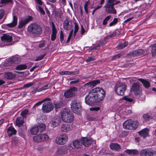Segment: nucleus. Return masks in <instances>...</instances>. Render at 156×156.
Returning a JSON list of instances; mask_svg holds the SVG:
<instances>
[{
	"mask_svg": "<svg viewBox=\"0 0 156 156\" xmlns=\"http://www.w3.org/2000/svg\"><path fill=\"white\" fill-rule=\"evenodd\" d=\"M105 95V92L103 89L95 87L91 90L85 97V102L87 104L91 106L102 101Z\"/></svg>",
	"mask_w": 156,
	"mask_h": 156,
	"instance_id": "f257e3e1",
	"label": "nucleus"
},
{
	"mask_svg": "<svg viewBox=\"0 0 156 156\" xmlns=\"http://www.w3.org/2000/svg\"><path fill=\"white\" fill-rule=\"evenodd\" d=\"M27 31L33 37H39L42 33L41 26L36 23L30 24L28 27Z\"/></svg>",
	"mask_w": 156,
	"mask_h": 156,
	"instance_id": "f03ea898",
	"label": "nucleus"
},
{
	"mask_svg": "<svg viewBox=\"0 0 156 156\" xmlns=\"http://www.w3.org/2000/svg\"><path fill=\"white\" fill-rule=\"evenodd\" d=\"M139 122L138 121L129 119L125 121L123 124V126L124 129L135 130L138 127Z\"/></svg>",
	"mask_w": 156,
	"mask_h": 156,
	"instance_id": "7ed1b4c3",
	"label": "nucleus"
},
{
	"mask_svg": "<svg viewBox=\"0 0 156 156\" xmlns=\"http://www.w3.org/2000/svg\"><path fill=\"white\" fill-rule=\"evenodd\" d=\"M71 108L74 113L78 115L80 114L82 107L81 101L77 99L72 100L70 103Z\"/></svg>",
	"mask_w": 156,
	"mask_h": 156,
	"instance_id": "20e7f679",
	"label": "nucleus"
},
{
	"mask_svg": "<svg viewBox=\"0 0 156 156\" xmlns=\"http://www.w3.org/2000/svg\"><path fill=\"white\" fill-rule=\"evenodd\" d=\"M63 121L66 122L70 123L73 121L74 119V115L72 113L69 112L67 109H64L61 114Z\"/></svg>",
	"mask_w": 156,
	"mask_h": 156,
	"instance_id": "39448f33",
	"label": "nucleus"
},
{
	"mask_svg": "<svg viewBox=\"0 0 156 156\" xmlns=\"http://www.w3.org/2000/svg\"><path fill=\"white\" fill-rule=\"evenodd\" d=\"M126 86L124 83L119 82L116 83L114 88L116 93L119 95H124Z\"/></svg>",
	"mask_w": 156,
	"mask_h": 156,
	"instance_id": "423d86ee",
	"label": "nucleus"
},
{
	"mask_svg": "<svg viewBox=\"0 0 156 156\" xmlns=\"http://www.w3.org/2000/svg\"><path fill=\"white\" fill-rule=\"evenodd\" d=\"M45 126L43 123H41L37 126H32L30 130V132L32 135H36L39 132H42L45 129Z\"/></svg>",
	"mask_w": 156,
	"mask_h": 156,
	"instance_id": "0eeeda50",
	"label": "nucleus"
},
{
	"mask_svg": "<svg viewBox=\"0 0 156 156\" xmlns=\"http://www.w3.org/2000/svg\"><path fill=\"white\" fill-rule=\"evenodd\" d=\"M54 106L53 104L50 101L44 102L42 105V110L44 113H48L51 112L53 109Z\"/></svg>",
	"mask_w": 156,
	"mask_h": 156,
	"instance_id": "6e6552de",
	"label": "nucleus"
},
{
	"mask_svg": "<svg viewBox=\"0 0 156 156\" xmlns=\"http://www.w3.org/2000/svg\"><path fill=\"white\" fill-rule=\"evenodd\" d=\"M49 139V137L47 134H42L34 136L33 138V140L36 142L40 143L46 141Z\"/></svg>",
	"mask_w": 156,
	"mask_h": 156,
	"instance_id": "1a4fd4ad",
	"label": "nucleus"
},
{
	"mask_svg": "<svg viewBox=\"0 0 156 156\" xmlns=\"http://www.w3.org/2000/svg\"><path fill=\"white\" fill-rule=\"evenodd\" d=\"M77 89L75 87L70 88L66 91L64 94V97L66 98H70L74 96Z\"/></svg>",
	"mask_w": 156,
	"mask_h": 156,
	"instance_id": "9d476101",
	"label": "nucleus"
},
{
	"mask_svg": "<svg viewBox=\"0 0 156 156\" xmlns=\"http://www.w3.org/2000/svg\"><path fill=\"white\" fill-rule=\"evenodd\" d=\"M68 139V137L66 134H62L57 136L55 139L56 143L59 145H63L65 144Z\"/></svg>",
	"mask_w": 156,
	"mask_h": 156,
	"instance_id": "9b49d317",
	"label": "nucleus"
},
{
	"mask_svg": "<svg viewBox=\"0 0 156 156\" xmlns=\"http://www.w3.org/2000/svg\"><path fill=\"white\" fill-rule=\"evenodd\" d=\"M61 121V118L57 116H55L51 119L50 123L51 126L53 128H55L58 126Z\"/></svg>",
	"mask_w": 156,
	"mask_h": 156,
	"instance_id": "f8f14e48",
	"label": "nucleus"
},
{
	"mask_svg": "<svg viewBox=\"0 0 156 156\" xmlns=\"http://www.w3.org/2000/svg\"><path fill=\"white\" fill-rule=\"evenodd\" d=\"M31 16H28L27 18L21 19L19 21L18 27L19 29H21L24 27L28 23L32 20Z\"/></svg>",
	"mask_w": 156,
	"mask_h": 156,
	"instance_id": "ddd939ff",
	"label": "nucleus"
},
{
	"mask_svg": "<svg viewBox=\"0 0 156 156\" xmlns=\"http://www.w3.org/2000/svg\"><path fill=\"white\" fill-rule=\"evenodd\" d=\"M155 152V151L146 148L140 151V156H154Z\"/></svg>",
	"mask_w": 156,
	"mask_h": 156,
	"instance_id": "4468645a",
	"label": "nucleus"
},
{
	"mask_svg": "<svg viewBox=\"0 0 156 156\" xmlns=\"http://www.w3.org/2000/svg\"><path fill=\"white\" fill-rule=\"evenodd\" d=\"M130 90L131 92H134L136 96L140 94L141 93V91L140 89V85L137 83L133 84Z\"/></svg>",
	"mask_w": 156,
	"mask_h": 156,
	"instance_id": "2eb2a0df",
	"label": "nucleus"
},
{
	"mask_svg": "<svg viewBox=\"0 0 156 156\" xmlns=\"http://www.w3.org/2000/svg\"><path fill=\"white\" fill-rule=\"evenodd\" d=\"M82 145L85 147H88L93 142V140L91 138H88L86 137H82L81 138Z\"/></svg>",
	"mask_w": 156,
	"mask_h": 156,
	"instance_id": "dca6fc26",
	"label": "nucleus"
},
{
	"mask_svg": "<svg viewBox=\"0 0 156 156\" xmlns=\"http://www.w3.org/2000/svg\"><path fill=\"white\" fill-rule=\"evenodd\" d=\"M145 51L142 49L133 50L130 53V55L133 57H136L143 55Z\"/></svg>",
	"mask_w": 156,
	"mask_h": 156,
	"instance_id": "f3484780",
	"label": "nucleus"
},
{
	"mask_svg": "<svg viewBox=\"0 0 156 156\" xmlns=\"http://www.w3.org/2000/svg\"><path fill=\"white\" fill-rule=\"evenodd\" d=\"M72 24L71 22L69 23L67 19H65L63 22V27L66 30H69L72 29Z\"/></svg>",
	"mask_w": 156,
	"mask_h": 156,
	"instance_id": "a211bd4d",
	"label": "nucleus"
},
{
	"mask_svg": "<svg viewBox=\"0 0 156 156\" xmlns=\"http://www.w3.org/2000/svg\"><path fill=\"white\" fill-rule=\"evenodd\" d=\"M104 7L105 9V11L108 14H116V10L115 9H111V6L108 4V3H106L104 5Z\"/></svg>",
	"mask_w": 156,
	"mask_h": 156,
	"instance_id": "6ab92c4d",
	"label": "nucleus"
},
{
	"mask_svg": "<svg viewBox=\"0 0 156 156\" xmlns=\"http://www.w3.org/2000/svg\"><path fill=\"white\" fill-rule=\"evenodd\" d=\"M110 149L113 151H119L121 149L120 145L117 143H112L109 145Z\"/></svg>",
	"mask_w": 156,
	"mask_h": 156,
	"instance_id": "aec40b11",
	"label": "nucleus"
},
{
	"mask_svg": "<svg viewBox=\"0 0 156 156\" xmlns=\"http://www.w3.org/2000/svg\"><path fill=\"white\" fill-rule=\"evenodd\" d=\"M52 30L51 40L52 41H54L56 38L57 31L55 26L53 22H52Z\"/></svg>",
	"mask_w": 156,
	"mask_h": 156,
	"instance_id": "412c9836",
	"label": "nucleus"
},
{
	"mask_svg": "<svg viewBox=\"0 0 156 156\" xmlns=\"http://www.w3.org/2000/svg\"><path fill=\"white\" fill-rule=\"evenodd\" d=\"M142 117L143 122H146L152 119L154 116L151 113H147L143 114Z\"/></svg>",
	"mask_w": 156,
	"mask_h": 156,
	"instance_id": "4be33fe9",
	"label": "nucleus"
},
{
	"mask_svg": "<svg viewBox=\"0 0 156 156\" xmlns=\"http://www.w3.org/2000/svg\"><path fill=\"white\" fill-rule=\"evenodd\" d=\"M1 40L3 42H10L12 41V37L6 34H4L1 37Z\"/></svg>",
	"mask_w": 156,
	"mask_h": 156,
	"instance_id": "5701e85b",
	"label": "nucleus"
},
{
	"mask_svg": "<svg viewBox=\"0 0 156 156\" xmlns=\"http://www.w3.org/2000/svg\"><path fill=\"white\" fill-rule=\"evenodd\" d=\"M61 129V130L62 131L66 132L72 130V127L70 124H64L62 125Z\"/></svg>",
	"mask_w": 156,
	"mask_h": 156,
	"instance_id": "b1692460",
	"label": "nucleus"
},
{
	"mask_svg": "<svg viewBox=\"0 0 156 156\" xmlns=\"http://www.w3.org/2000/svg\"><path fill=\"white\" fill-rule=\"evenodd\" d=\"M81 138L78 140H75L73 142V144L75 148L76 149L80 148L82 146Z\"/></svg>",
	"mask_w": 156,
	"mask_h": 156,
	"instance_id": "393cba45",
	"label": "nucleus"
},
{
	"mask_svg": "<svg viewBox=\"0 0 156 156\" xmlns=\"http://www.w3.org/2000/svg\"><path fill=\"white\" fill-rule=\"evenodd\" d=\"M7 135L9 136H11L15 135L17 133V131L12 126H10L7 129Z\"/></svg>",
	"mask_w": 156,
	"mask_h": 156,
	"instance_id": "a878e982",
	"label": "nucleus"
},
{
	"mask_svg": "<svg viewBox=\"0 0 156 156\" xmlns=\"http://www.w3.org/2000/svg\"><path fill=\"white\" fill-rule=\"evenodd\" d=\"M18 18L16 15H13V20L12 23L7 24V26L9 27H13L16 26L17 24Z\"/></svg>",
	"mask_w": 156,
	"mask_h": 156,
	"instance_id": "bb28decb",
	"label": "nucleus"
},
{
	"mask_svg": "<svg viewBox=\"0 0 156 156\" xmlns=\"http://www.w3.org/2000/svg\"><path fill=\"white\" fill-rule=\"evenodd\" d=\"M140 135L144 138H145L149 135V129L145 128L139 132Z\"/></svg>",
	"mask_w": 156,
	"mask_h": 156,
	"instance_id": "cd10ccee",
	"label": "nucleus"
},
{
	"mask_svg": "<svg viewBox=\"0 0 156 156\" xmlns=\"http://www.w3.org/2000/svg\"><path fill=\"white\" fill-rule=\"evenodd\" d=\"M67 151V150L65 147H60L57 148V153L58 154L63 155L66 154Z\"/></svg>",
	"mask_w": 156,
	"mask_h": 156,
	"instance_id": "c85d7f7f",
	"label": "nucleus"
},
{
	"mask_svg": "<svg viewBox=\"0 0 156 156\" xmlns=\"http://www.w3.org/2000/svg\"><path fill=\"white\" fill-rule=\"evenodd\" d=\"M4 76V77L8 80H12L16 77V75L11 72L5 73Z\"/></svg>",
	"mask_w": 156,
	"mask_h": 156,
	"instance_id": "c756f323",
	"label": "nucleus"
},
{
	"mask_svg": "<svg viewBox=\"0 0 156 156\" xmlns=\"http://www.w3.org/2000/svg\"><path fill=\"white\" fill-rule=\"evenodd\" d=\"M125 152L130 155H137L140 154V152L136 149H127Z\"/></svg>",
	"mask_w": 156,
	"mask_h": 156,
	"instance_id": "7c9ffc66",
	"label": "nucleus"
},
{
	"mask_svg": "<svg viewBox=\"0 0 156 156\" xmlns=\"http://www.w3.org/2000/svg\"><path fill=\"white\" fill-rule=\"evenodd\" d=\"M24 123V119L21 117H19L16 119V125L19 127L21 126Z\"/></svg>",
	"mask_w": 156,
	"mask_h": 156,
	"instance_id": "2f4dec72",
	"label": "nucleus"
},
{
	"mask_svg": "<svg viewBox=\"0 0 156 156\" xmlns=\"http://www.w3.org/2000/svg\"><path fill=\"white\" fill-rule=\"evenodd\" d=\"M139 80L143 83L145 88H148L150 87L151 84L148 81L142 79H140Z\"/></svg>",
	"mask_w": 156,
	"mask_h": 156,
	"instance_id": "473e14b6",
	"label": "nucleus"
},
{
	"mask_svg": "<svg viewBox=\"0 0 156 156\" xmlns=\"http://www.w3.org/2000/svg\"><path fill=\"white\" fill-rule=\"evenodd\" d=\"M128 44V42L127 41L123 43L122 42H120L118 43L117 46V48L118 49H122L126 47Z\"/></svg>",
	"mask_w": 156,
	"mask_h": 156,
	"instance_id": "72a5a7b5",
	"label": "nucleus"
},
{
	"mask_svg": "<svg viewBox=\"0 0 156 156\" xmlns=\"http://www.w3.org/2000/svg\"><path fill=\"white\" fill-rule=\"evenodd\" d=\"M19 58L16 57H12L8 59V61L10 64L17 63L19 62Z\"/></svg>",
	"mask_w": 156,
	"mask_h": 156,
	"instance_id": "f704fd0d",
	"label": "nucleus"
},
{
	"mask_svg": "<svg viewBox=\"0 0 156 156\" xmlns=\"http://www.w3.org/2000/svg\"><path fill=\"white\" fill-rule=\"evenodd\" d=\"M55 108L56 109H58L61 108L63 105V102L61 101L54 102Z\"/></svg>",
	"mask_w": 156,
	"mask_h": 156,
	"instance_id": "c9c22d12",
	"label": "nucleus"
},
{
	"mask_svg": "<svg viewBox=\"0 0 156 156\" xmlns=\"http://www.w3.org/2000/svg\"><path fill=\"white\" fill-rule=\"evenodd\" d=\"M121 32L119 31H116L115 30L112 32V34L107 35V37L109 38L114 37L116 35H119L120 34Z\"/></svg>",
	"mask_w": 156,
	"mask_h": 156,
	"instance_id": "e433bc0d",
	"label": "nucleus"
},
{
	"mask_svg": "<svg viewBox=\"0 0 156 156\" xmlns=\"http://www.w3.org/2000/svg\"><path fill=\"white\" fill-rule=\"evenodd\" d=\"M27 66L26 64H21L17 66L16 68L17 70H23L26 69Z\"/></svg>",
	"mask_w": 156,
	"mask_h": 156,
	"instance_id": "4c0bfd02",
	"label": "nucleus"
},
{
	"mask_svg": "<svg viewBox=\"0 0 156 156\" xmlns=\"http://www.w3.org/2000/svg\"><path fill=\"white\" fill-rule=\"evenodd\" d=\"M151 53L152 56H154L156 55V43L153 44L152 46Z\"/></svg>",
	"mask_w": 156,
	"mask_h": 156,
	"instance_id": "58836bf2",
	"label": "nucleus"
},
{
	"mask_svg": "<svg viewBox=\"0 0 156 156\" xmlns=\"http://www.w3.org/2000/svg\"><path fill=\"white\" fill-rule=\"evenodd\" d=\"M47 54V53L45 52L43 55H40L39 56L37 57L35 59V61H37L42 60L46 55Z\"/></svg>",
	"mask_w": 156,
	"mask_h": 156,
	"instance_id": "ea45409f",
	"label": "nucleus"
},
{
	"mask_svg": "<svg viewBox=\"0 0 156 156\" xmlns=\"http://www.w3.org/2000/svg\"><path fill=\"white\" fill-rule=\"evenodd\" d=\"M111 18V16H107L103 20L102 24L103 25H105L107 24L108 21Z\"/></svg>",
	"mask_w": 156,
	"mask_h": 156,
	"instance_id": "a19ab883",
	"label": "nucleus"
},
{
	"mask_svg": "<svg viewBox=\"0 0 156 156\" xmlns=\"http://www.w3.org/2000/svg\"><path fill=\"white\" fill-rule=\"evenodd\" d=\"M108 39V37L106 36L105 37L102 41L100 42V44L101 45V46L103 47L107 43V40Z\"/></svg>",
	"mask_w": 156,
	"mask_h": 156,
	"instance_id": "79ce46f5",
	"label": "nucleus"
},
{
	"mask_svg": "<svg viewBox=\"0 0 156 156\" xmlns=\"http://www.w3.org/2000/svg\"><path fill=\"white\" fill-rule=\"evenodd\" d=\"M53 85V83L52 82L48 83L45 86L43 87L44 90L48 89L52 87Z\"/></svg>",
	"mask_w": 156,
	"mask_h": 156,
	"instance_id": "37998d69",
	"label": "nucleus"
},
{
	"mask_svg": "<svg viewBox=\"0 0 156 156\" xmlns=\"http://www.w3.org/2000/svg\"><path fill=\"white\" fill-rule=\"evenodd\" d=\"M28 112L27 109H24L21 112L20 115L23 118H25Z\"/></svg>",
	"mask_w": 156,
	"mask_h": 156,
	"instance_id": "c03bdc74",
	"label": "nucleus"
},
{
	"mask_svg": "<svg viewBox=\"0 0 156 156\" xmlns=\"http://www.w3.org/2000/svg\"><path fill=\"white\" fill-rule=\"evenodd\" d=\"M89 4H90V1L88 0L86 2L84 5V10L87 13H88V7Z\"/></svg>",
	"mask_w": 156,
	"mask_h": 156,
	"instance_id": "a18cd8bd",
	"label": "nucleus"
},
{
	"mask_svg": "<svg viewBox=\"0 0 156 156\" xmlns=\"http://www.w3.org/2000/svg\"><path fill=\"white\" fill-rule=\"evenodd\" d=\"M123 99L124 100H126L128 102H129V103H132L133 102V103H134V100L133 99L129 98V97H128L127 96H124L123 98Z\"/></svg>",
	"mask_w": 156,
	"mask_h": 156,
	"instance_id": "49530a36",
	"label": "nucleus"
},
{
	"mask_svg": "<svg viewBox=\"0 0 156 156\" xmlns=\"http://www.w3.org/2000/svg\"><path fill=\"white\" fill-rule=\"evenodd\" d=\"M118 19L117 18H114L112 22H111L109 24L110 27H112L114 25H115L118 22Z\"/></svg>",
	"mask_w": 156,
	"mask_h": 156,
	"instance_id": "de8ad7c7",
	"label": "nucleus"
},
{
	"mask_svg": "<svg viewBox=\"0 0 156 156\" xmlns=\"http://www.w3.org/2000/svg\"><path fill=\"white\" fill-rule=\"evenodd\" d=\"M18 133L19 135L22 137H24L25 136L24 131L22 129H20Z\"/></svg>",
	"mask_w": 156,
	"mask_h": 156,
	"instance_id": "09e8293b",
	"label": "nucleus"
},
{
	"mask_svg": "<svg viewBox=\"0 0 156 156\" xmlns=\"http://www.w3.org/2000/svg\"><path fill=\"white\" fill-rule=\"evenodd\" d=\"M73 29H72L70 32V33L69 34V36L68 37L67 39V40L66 42L68 43L70 40L71 37L73 34Z\"/></svg>",
	"mask_w": 156,
	"mask_h": 156,
	"instance_id": "8fccbe9b",
	"label": "nucleus"
},
{
	"mask_svg": "<svg viewBox=\"0 0 156 156\" xmlns=\"http://www.w3.org/2000/svg\"><path fill=\"white\" fill-rule=\"evenodd\" d=\"M100 83V80H97L92 81L91 82V85H92V86H94Z\"/></svg>",
	"mask_w": 156,
	"mask_h": 156,
	"instance_id": "3c124183",
	"label": "nucleus"
},
{
	"mask_svg": "<svg viewBox=\"0 0 156 156\" xmlns=\"http://www.w3.org/2000/svg\"><path fill=\"white\" fill-rule=\"evenodd\" d=\"M43 102L42 101H39L36 103L33 107V108H35L36 107L40 106L43 103Z\"/></svg>",
	"mask_w": 156,
	"mask_h": 156,
	"instance_id": "603ef678",
	"label": "nucleus"
},
{
	"mask_svg": "<svg viewBox=\"0 0 156 156\" xmlns=\"http://www.w3.org/2000/svg\"><path fill=\"white\" fill-rule=\"evenodd\" d=\"M60 39L61 42L62 43L64 39V35L62 30H61L60 34Z\"/></svg>",
	"mask_w": 156,
	"mask_h": 156,
	"instance_id": "864d4df0",
	"label": "nucleus"
},
{
	"mask_svg": "<svg viewBox=\"0 0 156 156\" xmlns=\"http://www.w3.org/2000/svg\"><path fill=\"white\" fill-rule=\"evenodd\" d=\"M38 8L39 10V11L41 14H42L43 15H44L45 14V12L44 11V9L42 7L40 6H38Z\"/></svg>",
	"mask_w": 156,
	"mask_h": 156,
	"instance_id": "5fc2aeb1",
	"label": "nucleus"
},
{
	"mask_svg": "<svg viewBox=\"0 0 156 156\" xmlns=\"http://www.w3.org/2000/svg\"><path fill=\"white\" fill-rule=\"evenodd\" d=\"M79 70H78L75 71H69V75H76L78 74L79 73Z\"/></svg>",
	"mask_w": 156,
	"mask_h": 156,
	"instance_id": "6e6d98bb",
	"label": "nucleus"
},
{
	"mask_svg": "<svg viewBox=\"0 0 156 156\" xmlns=\"http://www.w3.org/2000/svg\"><path fill=\"white\" fill-rule=\"evenodd\" d=\"M4 15V10L3 9L0 10V20L3 18Z\"/></svg>",
	"mask_w": 156,
	"mask_h": 156,
	"instance_id": "4d7b16f0",
	"label": "nucleus"
},
{
	"mask_svg": "<svg viewBox=\"0 0 156 156\" xmlns=\"http://www.w3.org/2000/svg\"><path fill=\"white\" fill-rule=\"evenodd\" d=\"M12 1V0H1L0 3L1 4H4L8 3H11Z\"/></svg>",
	"mask_w": 156,
	"mask_h": 156,
	"instance_id": "13d9d810",
	"label": "nucleus"
},
{
	"mask_svg": "<svg viewBox=\"0 0 156 156\" xmlns=\"http://www.w3.org/2000/svg\"><path fill=\"white\" fill-rule=\"evenodd\" d=\"M69 71H64L59 72V74L61 75H69Z\"/></svg>",
	"mask_w": 156,
	"mask_h": 156,
	"instance_id": "bf43d9fd",
	"label": "nucleus"
},
{
	"mask_svg": "<svg viewBox=\"0 0 156 156\" xmlns=\"http://www.w3.org/2000/svg\"><path fill=\"white\" fill-rule=\"evenodd\" d=\"M33 84L32 83H28L26 84H25L23 85V88H28L30 87V86H32Z\"/></svg>",
	"mask_w": 156,
	"mask_h": 156,
	"instance_id": "052dcab7",
	"label": "nucleus"
},
{
	"mask_svg": "<svg viewBox=\"0 0 156 156\" xmlns=\"http://www.w3.org/2000/svg\"><path fill=\"white\" fill-rule=\"evenodd\" d=\"M100 109L99 107H96L90 108V110L91 111H98Z\"/></svg>",
	"mask_w": 156,
	"mask_h": 156,
	"instance_id": "680f3d73",
	"label": "nucleus"
},
{
	"mask_svg": "<svg viewBox=\"0 0 156 156\" xmlns=\"http://www.w3.org/2000/svg\"><path fill=\"white\" fill-rule=\"evenodd\" d=\"M95 60V58L93 57H89L86 60V62H89L94 61Z\"/></svg>",
	"mask_w": 156,
	"mask_h": 156,
	"instance_id": "e2e57ef3",
	"label": "nucleus"
},
{
	"mask_svg": "<svg viewBox=\"0 0 156 156\" xmlns=\"http://www.w3.org/2000/svg\"><path fill=\"white\" fill-rule=\"evenodd\" d=\"M74 31H78L79 29V26L77 24V23L75 22L74 23Z\"/></svg>",
	"mask_w": 156,
	"mask_h": 156,
	"instance_id": "0e129e2a",
	"label": "nucleus"
},
{
	"mask_svg": "<svg viewBox=\"0 0 156 156\" xmlns=\"http://www.w3.org/2000/svg\"><path fill=\"white\" fill-rule=\"evenodd\" d=\"M101 46V44L100 43L98 44L97 45H96L95 46L93 47V50H96L98 49Z\"/></svg>",
	"mask_w": 156,
	"mask_h": 156,
	"instance_id": "69168bd1",
	"label": "nucleus"
},
{
	"mask_svg": "<svg viewBox=\"0 0 156 156\" xmlns=\"http://www.w3.org/2000/svg\"><path fill=\"white\" fill-rule=\"evenodd\" d=\"M87 119L90 121H95L96 120V119L95 117L91 116H88Z\"/></svg>",
	"mask_w": 156,
	"mask_h": 156,
	"instance_id": "338daca9",
	"label": "nucleus"
},
{
	"mask_svg": "<svg viewBox=\"0 0 156 156\" xmlns=\"http://www.w3.org/2000/svg\"><path fill=\"white\" fill-rule=\"evenodd\" d=\"M45 45V44L44 42H41V43H39L38 47L39 48H41L44 47Z\"/></svg>",
	"mask_w": 156,
	"mask_h": 156,
	"instance_id": "774afa93",
	"label": "nucleus"
}]
</instances>
